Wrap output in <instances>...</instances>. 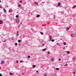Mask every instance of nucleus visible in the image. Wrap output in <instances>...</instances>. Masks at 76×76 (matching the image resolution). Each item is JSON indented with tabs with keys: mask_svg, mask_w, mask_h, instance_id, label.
Instances as JSON below:
<instances>
[{
	"mask_svg": "<svg viewBox=\"0 0 76 76\" xmlns=\"http://www.w3.org/2000/svg\"><path fill=\"white\" fill-rule=\"evenodd\" d=\"M16 22L17 23H19V20H17L16 21Z\"/></svg>",
	"mask_w": 76,
	"mask_h": 76,
	"instance_id": "obj_1",
	"label": "nucleus"
},
{
	"mask_svg": "<svg viewBox=\"0 0 76 76\" xmlns=\"http://www.w3.org/2000/svg\"><path fill=\"white\" fill-rule=\"evenodd\" d=\"M4 61H2L1 62V64H4Z\"/></svg>",
	"mask_w": 76,
	"mask_h": 76,
	"instance_id": "obj_2",
	"label": "nucleus"
},
{
	"mask_svg": "<svg viewBox=\"0 0 76 76\" xmlns=\"http://www.w3.org/2000/svg\"><path fill=\"white\" fill-rule=\"evenodd\" d=\"M3 23V21L2 20L0 21V24H2Z\"/></svg>",
	"mask_w": 76,
	"mask_h": 76,
	"instance_id": "obj_3",
	"label": "nucleus"
},
{
	"mask_svg": "<svg viewBox=\"0 0 76 76\" xmlns=\"http://www.w3.org/2000/svg\"><path fill=\"white\" fill-rule=\"evenodd\" d=\"M76 5H74L73 7H72V9H74V8H75L76 7Z\"/></svg>",
	"mask_w": 76,
	"mask_h": 76,
	"instance_id": "obj_4",
	"label": "nucleus"
},
{
	"mask_svg": "<svg viewBox=\"0 0 76 76\" xmlns=\"http://www.w3.org/2000/svg\"><path fill=\"white\" fill-rule=\"evenodd\" d=\"M3 9L4 12H6V10H5V8H3Z\"/></svg>",
	"mask_w": 76,
	"mask_h": 76,
	"instance_id": "obj_5",
	"label": "nucleus"
},
{
	"mask_svg": "<svg viewBox=\"0 0 76 76\" xmlns=\"http://www.w3.org/2000/svg\"><path fill=\"white\" fill-rule=\"evenodd\" d=\"M70 27H68L67 28H66V31H68L69 29H70Z\"/></svg>",
	"mask_w": 76,
	"mask_h": 76,
	"instance_id": "obj_6",
	"label": "nucleus"
},
{
	"mask_svg": "<svg viewBox=\"0 0 76 76\" xmlns=\"http://www.w3.org/2000/svg\"><path fill=\"white\" fill-rule=\"evenodd\" d=\"M35 67H36V66H35V65H33V68H35Z\"/></svg>",
	"mask_w": 76,
	"mask_h": 76,
	"instance_id": "obj_7",
	"label": "nucleus"
},
{
	"mask_svg": "<svg viewBox=\"0 0 76 76\" xmlns=\"http://www.w3.org/2000/svg\"><path fill=\"white\" fill-rule=\"evenodd\" d=\"M17 36H18L19 35V31H17Z\"/></svg>",
	"mask_w": 76,
	"mask_h": 76,
	"instance_id": "obj_8",
	"label": "nucleus"
},
{
	"mask_svg": "<svg viewBox=\"0 0 76 76\" xmlns=\"http://www.w3.org/2000/svg\"><path fill=\"white\" fill-rule=\"evenodd\" d=\"M40 16L39 15H38L36 16V17H37V18H38Z\"/></svg>",
	"mask_w": 76,
	"mask_h": 76,
	"instance_id": "obj_9",
	"label": "nucleus"
},
{
	"mask_svg": "<svg viewBox=\"0 0 76 76\" xmlns=\"http://www.w3.org/2000/svg\"><path fill=\"white\" fill-rule=\"evenodd\" d=\"M49 38L50 39H52V37L51 36H49Z\"/></svg>",
	"mask_w": 76,
	"mask_h": 76,
	"instance_id": "obj_10",
	"label": "nucleus"
},
{
	"mask_svg": "<svg viewBox=\"0 0 76 76\" xmlns=\"http://www.w3.org/2000/svg\"><path fill=\"white\" fill-rule=\"evenodd\" d=\"M18 42H21V40H18Z\"/></svg>",
	"mask_w": 76,
	"mask_h": 76,
	"instance_id": "obj_11",
	"label": "nucleus"
},
{
	"mask_svg": "<svg viewBox=\"0 0 76 76\" xmlns=\"http://www.w3.org/2000/svg\"><path fill=\"white\" fill-rule=\"evenodd\" d=\"M58 6H60V2L58 3Z\"/></svg>",
	"mask_w": 76,
	"mask_h": 76,
	"instance_id": "obj_12",
	"label": "nucleus"
},
{
	"mask_svg": "<svg viewBox=\"0 0 76 76\" xmlns=\"http://www.w3.org/2000/svg\"><path fill=\"white\" fill-rule=\"evenodd\" d=\"M66 53L68 54H69L70 53V52L69 51H67Z\"/></svg>",
	"mask_w": 76,
	"mask_h": 76,
	"instance_id": "obj_13",
	"label": "nucleus"
},
{
	"mask_svg": "<svg viewBox=\"0 0 76 76\" xmlns=\"http://www.w3.org/2000/svg\"><path fill=\"white\" fill-rule=\"evenodd\" d=\"M46 49H43V50H42V51H45V50H46Z\"/></svg>",
	"mask_w": 76,
	"mask_h": 76,
	"instance_id": "obj_14",
	"label": "nucleus"
},
{
	"mask_svg": "<svg viewBox=\"0 0 76 76\" xmlns=\"http://www.w3.org/2000/svg\"><path fill=\"white\" fill-rule=\"evenodd\" d=\"M57 45H59V43H57Z\"/></svg>",
	"mask_w": 76,
	"mask_h": 76,
	"instance_id": "obj_15",
	"label": "nucleus"
},
{
	"mask_svg": "<svg viewBox=\"0 0 76 76\" xmlns=\"http://www.w3.org/2000/svg\"><path fill=\"white\" fill-rule=\"evenodd\" d=\"M56 70H59V69L58 68H56Z\"/></svg>",
	"mask_w": 76,
	"mask_h": 76,
	"instance_id": "obj_16",
	"label": "nucleus"
},
{
	"mask_svg": "<svg viewBox=\"0 0 76 76\" xmlns=\"http://www.w3.org/2000/svg\"><path fill=\"white\" fill-rule=\"evenodd\" d=\"M51 41H52V42H54V39L52 40Z\"/></svg>",
	"mask_w": 76,
	"mask_h": 76,
	"instance_id": "obj_17",
	"label": "nucleus"
},
{
	"mask_svg": "<svg viewBox=\"0 0 76 76\" xmlns=\"http://www.w3.org/2000/svg\"><path fill=\"white\" fill-rule=\"evenodd\" d=\"M28 58H30V56H28Z\"/></svg>",
	"mask_w": 76,
	"mask_h": 76,
	"instance_id": "obj_18",
	"label": "nucleus"
},
{
	"mask_svg": "<svg viewBox=\"0 0 76 76\" xmlns=\"http://www.w3.org/2000/svg\"><path fill=\"white\" fill-rule=\"evenodd\" d=\"M34 4H37V5H38V4L36 2H34Z\"/></svg>",
	"mask_w": 76,
	"mask_h": 76,
	"instance_id": "obj_19",
	"label": "nucleus"
},
{
	"mask_svg": "<svg viewBox=\"0 0 76 76\" xmlns=\"http://www.w3.org/2000/svg\"><path fill=\"white\" fill-rule=\"evenodd\" d=\"M15 45H18V44L17 43H15Z\"/></svg>",
	"mask_w": 76,
	"mask_h": 76,
	"instance_id": "obj_20",
	"label": "nucleus"
},
{
	"mask_svg": "<svg viewBox=\"0 0 76 76\" xmlns=\"http://www.w3.org/2000/svg\"><path fill=\"white\" fill-rule=\"evenodd\" d=\"M12 73L10 72V75H12Z\"/></svg>",
	"mask_w": 76,
	"mask_h": 76,
	"instance_id": "obj_21",
	"label": "nucleus"
},
{
	"mask_svg": "<svg viewBox=\"0 0 76 76\" xmlns=\"http://www.w3.org/2000/svg\"><path fill=\"white\" fill-rule=\"evenodd\" d=\"M41 34H42V35H43V33L42 32H41Z\"/></svg>",
	"mask_w": 76,
	"mask_h": 76,
	"instance_id": "obj_22",
	"label": "nucleus"
},
{
	"mask_svg": "<svg viewBox=\"0 0 76 76\" xmlns=\"http://www.w3.org/2000/svg\"><path fill=\"white\" fill-rule=\"evenodd\" d=\"M20 3H22V1H20Z\"/></svg>",
	"mask_w": 76,
	"mask_h": 76,
	"instance_id": "obj_23",
	"label": "nucleus"
},
{
	"mask_svg": "<svg viewBox=\"0 0 76 76\" xmlns=\"http://www.w3.org/2000/svg\"><path fill=\"white\" fill-rule=\"evenodd\" d=\"M71 37H73V34H71Z\"/></svg>",
	"mask_w": 76,
	"mask_h": 76,
	"instance_id": "obj_24",
	"label": "nucleus"
},
{
	"mask_svg": "<svg viewBox=\"0 0 76 76\" xmlns=\"http://www.w3.org/2000/svg\"><path fill=\"white\" fill-rule=\"evenodd\" d=\"M53 60H54V59H53V58H52V59H51V61H53Z\"/></svg>",
	"mask_w": 76,
	"mask_h": 76,
	"instance_id": "obj_25",
	"label": "nucleus"
},
{
	"mask_svg": "<svg viewBox=\"0 0 76 76\" xmlns=\"http://www.w3.org/2000/svg\"><path fill=\"white\" fill-rule=\"evenodd\" d=\"M58 60H59V61H60L61 60V59H60V58H59Z\"/></svg>",
	"mask_w": 76,
	"mask_h": 76,
	"instance_id": "obj_26",
	"label": "nucleus"
},
{
	"mask_svg": "<svg viewBox=\"0 0 76 76\" xmlns=\"http://www.w3.org/2000/svg\"><path fill=\"white\" fill-rule=\"evenodd\" d=\"M0 76H3V75L1 74H0Z\"/></svg>",
	"mask_w": 76,
	"mask_h": 76,
	"instance_id": "obj_27",
	"label": "nucleus"
},
{
	"mask_svg": "<svg viewBox=\"0 0 76 76\" xmlns=\"http://www.w3.org/2000/svg\"><path fill=\"white\" fill-rule=\"evenodd\" d=\"M16 18H18V15H16Z\"/></svg>",
	"mask_w": 76,
	"mask_h": 76,
	"instance_id": "obj_28",
	"label": "nucleus"
},
{
	"mask_svg": "<svg viewBox=\"0 0 76 76\" xmlns=\"http://www.w3.org/2000/svg\"><path fill=\"white\" fill-rule=\"evenodd\" d=\"M64 45H66V42H64Z\"/></svg>",
	"mask_w": 76,
	"mask_h": 76,
	"instance_id": "obj_29",
	"label": "nucleus"
},
{
	"mask_svg": "<svg viewBox=\"0 0 76 76\" xmlns=\"http://www.w3.org/2000/svg\"><path fill=\"white\" fill-rule=\"evenodd\" d=\"M18 6H19V7H20V6H21L20 5V4Z\"/></svg>",
	"mask_w": 76,
	"mask_h": 76,
	"instance_id": "obj_30",
	"label": "nucleus"
},
{
	"mask_svg": "<svg viewBox=\"0 0 76 76\" xmlns=\"http://www.w3.org/2000/svg\"><path fill=\"white\" fill-rule=\"evenodd\" d=\"M73 73H74V74H75V72H74Z\"/></svg>",
	"mask_w": 76,
	"mask_h": 76,
	"instance_id": "obj_31",
	"label": "nucleus"
},
{
	"mask_svg": "<svg viewBox=\"0 0 76 76\" xmlns=\"http://www.w3.org/2000/svg\"><path fill=\"white\" fill-rule=\"evenodd\" d=\"M16 63H18V61H16Z\"/></svg>",
	"mask_w": 76,
	"mask_h": 76,
	"instance_id": "obj_32",
	"label": "nucleus"
},
{
	"mask_svg": "<svg viewBox=\"0 0 76 76\" xmlns=\"http://www.w3.org/2000/svg\"><path fill=\"white\" fill-rule=\"evenodd\" d=\"M44 75H45V76H47V74H45Z\"/></svg>",
	"mask_w": 76,
	"mask_h": 76,
	"instance_id": "obj_33",
	"label": "nucleus"
},
{
	"mask_svg": "<svg viewBox=\"0 0 76 76\" xmlns=\"http://www.w3.org/2000/svg\"><path fill=\"white\" fill-rule=\"evenodd\" d=\"M48 54H50V52L49 51V52H48Z\"/></svg>",
	"mask_w": 76,
	"mask_h": 76,
	"instance_id": "obj_34",
	"label": "nucleus"
},
{
	"mask_svg": "<svg viewBox=\"0 0 76 76\" xmlns=\"http://www.w3.org/2000/svg\"><path fill=\"white\" fill-rule=\"evenodd\" d=\"M12 75H14V73H12Z\"/></svg>",
	"mask_w": 76,
	"mask_h": 76,
	"instance_id": "obj_35",
	"label": "nucleus"
},
{
	"mask_svg": "<svg viewBox=\"0 0 76 76\" xmlns=\"http://www.w3.org/2000/svg\"><path fill=\"white\" fill-rule=\"evenodd\" d=\"M51 39H50V41H51Z\"/></svg>",
	"mask_w": 76,
	"mask_h": 76,
	"instance_id": "obj_36",
	"label": "nucleus"
},
{
	"mask_svg": "<svg viewBox=\"0 0 76 76\" xmlns=\"http://www.w3.org/2000/svg\"><path fill=\"white\" fill-rule=\"evenodd\" d=\"M22 61H20V63H22Z\"/></svg>",
	"mask_w": 76,
	"mask_h": 76,
	"instance_id": "obj_37",
	"label": "nucleus"
},
{
	"mask_svg": "<svg viewBox=\"0 0 76 76\" xmlns=\"http://www.w3.org/2000/svg\"><path fill=\"white\" fill-rule=\"evenodd\" d=\"M67 64H66L65 65V66H67Z\"/></svg>",
	"mask_w": 76,
	"mask_h": 76,
	"instance_id": "obj_38",
	"label": "nucleus"
},
{
	"mask_svg": "<svg viewBox=\"0 0 76 76\" xmlns=\"http://www.w3.org/2000/svg\"><path fill=\"white\" fill-rule=\"evenodd\" d=\"M37 73H38V71H37Z\"/></svg>",
	"mask_w": 76,
	"mask_h": 76,
	"instance_id": "obj_39",
	"label": "nucleus"
},
{
	"mask_svg": "<svg viewBox=\"0 0 76 76\" xmlns=\"http://www.w3.org/2000/svg\"><path fill=\"white\" fill-rule=\"evenodd\" d=\"M0 8H2V7H0Z\"/></svg>",
	"mask_w": 76,
	"mask_h": 76,
	"instance_id": "obj_40",
	"label": "nucleus"
},
{
	"mask_svg": "<svg viewBox=\"0 0 76 76\" xmlns=\"http://www.w3.org/2000/svg\"><path fill=\"white\" fill-rule=\"evenodd\" d=\"M42 45H43V46L44 45V44H43Z\"/></svg>",
	"mask_w": 76,
	"mask_h": 76,
	"instance_id": "obj_41",
	"label": "nucleus"
},
{
	"mask_svg": "<svg viewBox=\"0 0 76 76\" xmlns=\"http://www.w3.org/2000/svg\"><path fill=\"white\" fill-rule=\"evenodd\" d=\"M4 42H6V40L4 41Z\"/></svg>",
	"mask_w": 76,
	"mask_h": 76,
	"instance_id": "obj_42",
	"label": "nucleus"
},
{
	"mask_svg": "<svg viewBox=\"0 0 76 76\" xmlns=\"http://www.w3.org/2000/svg\"><path fill=\"white\" fill-rule=\"evenodd\" d=\"M1 1L0 0V2L1 3Z\"/></svg>",
	"mask_w": 76,
	"mask_h": 76,
	"instance_id": "obj_43",
	"label": "nucleus"
},
{
	"mask_svg": "<svg viewBox=\"0 0 76 76\" xmlns=\"http://www.w3.org/2000/svg\"><path fill=\"white\" fill-rule=\"evenodd\" d=\"M22 74V75H23V73Z\"/></svg>",
	"mask_w": 76,
	"mask_h": 76,
	"instance_id": "obj_44",
	"label": "nucleus"
},
{
	"mask_svg": "<svg viewBox=\"0 0 76 76\" xmlns=\"http://www.w3.org/2000/svg\"><path fill=\"white\" fill-rule=\"evenodd\" d=\"M42 3H44V2H42Z\"/></svg>",
	"mask_w": 76,
	"mask_h": 76,
	"instance_id": "obj_45",
	"label": "nucleus"
},
{
	"mask_svg": "<svg viewBox=\"0 0 76 76\" xmlns=\"http://www.w3.org/2000/svg\"><path fill=\"white\" fill-rule=\"evenodd\" d=\"M65 48H64V49H65Z\"/></svg>",
	"mask_w": 76,
	"mask_h": 76,
	"instance_id": "obj_46",
	"label": "nucleus"
},
{
	"mask_svg": "<svg viewBox=\"0 0 76 76\" xmlns=\"http://www.w3.org/2000/svg\"><path fill=\"white\" fill-rule=\"evenodd\" d=\"M74 76H75V75H74Z\"/></svg>",
	"mask_w": 76,
	"mask_h": 76,
	"instance_id": "obj_47",
	"label": "nucleus"
},
{
	"mask_svg": "<svg viewBox=\"0 0 76 76\" xmlns=\"http://www.w3.org/2000/svg\"><path fill=\"white\" fill-rule=\"evenodd\" d=\"M75 33H76V32H75Z\"/></svg>",
	"mask_w": 76,
	"mask_h": 76,
	"instance_id": "obj_48",
	"label": "nucleus"
},
{
	"mask_svg": "<svg viewBox=\"0 0 76 76\" xmlns=\"http://www.w3.org/2000/svg\"><path fill=\"white\" fill-rule=\"evenodd\" d=\"M65 0V1H66V0Z\"/></svg>",
	"mask_w": 76,
	"mask_h": 76,
	"instance_id": "obj_49",
	"label": "nucleus"
}]
</instances>
